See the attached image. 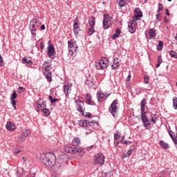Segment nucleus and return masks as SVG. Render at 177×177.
Wrapping results in <instances>:
<instances>
[{
    "mask_svg": "<svg viewBox=\"0 0 177 177\" xmlns=\"http://www.w3.org/2000/svg\"><path fill=\"white\" fill-rule=\"evenodd\" d=\"M40 160L42 164L49 168L54 167L56 164V156L53 153H42L40 156Z\"/></svg>",
    "mask_w": 177,
    "mask_h": 177,
    "instance_id": "f257e3e1",
    "label": "nucleus"
},
{
    "mask_svg": "<svg viewBox=\"0 0 177 177\" xmlns=\"http://www.w3.org/2000/svg\"><path fill=\"white\" fill-rule=\"evenodd\" d=\"M95 124H97V122L92 120H82L79 122L80 127H83L86 130L85 133L87 135H89V133H92V132H93L95 130V128L93 127Z\"/></svg>",
    "mask_w": 177,
    "mask_h": 177,
    "instance_id": "f03ea898",
    "label": "nucleus"
},
{
    "mask_svg": "<svg viewBox=\"0 0 177 177\" xmlns=\"http://www.w3.org/2000/svg\"><path fill=\"white\" fill-rule=\"evenodd\" d=\"M52 63V60L48 59L44 62L42 68L44 70V75L48 81V82H52V67H50V64Z\"/></svg>",
    "mask_w": 177,
    "mask_h": 177,
    "instance_id": "7ed1b4c3",
    "label": "nucleus"
},
{
    "mask_svg": "<svg viewBox=\"0 0 177 177\" xmlns=\"http://www.w3.org/2000/svg\"><path fill=\"white\" fill-rule=\"evenodd\" d=\"M39 26H41V21H39V19L35 18L31 19L29 24V30L32 37L37 36V31H38Z\"/></svg>",
    "mask_w": 177,
    "mask_h": 177,
    "instance_id": "20e7f679",
    "label": "nucleus"
},
{
    "mask_svg": "<svg viewBox=\"0 0 177 177\" xmlns=\"http://www.w3.org/2000/svg\"><path fill=\"white\" fill-rule=\"evenodd\" d=\"M109 66V59L106 57H102L99 62L95 63L97 70H106Z\"/></svg>",
    "mask_w": 177,
    "mask_h": 177,
    "instance_id": "39448f33",
    "label": "nucleus"
},
{
    "mask_svg": "<svg viewBox=\"0 0 177 177\" xmlns=\"http://www.w3.org/2000/svg\"><path fill=\"white\" fill-rule=\"evenodd\" d=\"M64 149L66 153H70L71 154H76L82 151V148H78V147H75V145L71 144L65 146Z\"/></svg>",
    "mask_w": 177,
    "mask_h": 177,
    "instance_id": "423d86ee",
    "label": "nucleus"
},
{
    "mask_svg": "<svg viewBox=\"0 0 177 177\" xmlns=\"http://www.w3.org/2000/svg\"><path fill=\"white\" fill-rule=\"evenodd\" d=\"M104 155L102 153H98L94 156L93 160L95 165L102 167L104 165Z\"/></svg>",
    "mask_w": 177,
    "mask_h": 177,
    "instance_id": "0eeeda50",
    "label": "nucleus"
},
{
    "mask_svg": "<svg viewBox=\"0 0 177 177\" xmlns=\"http://www.w3.org/2000/svg\"><path fill=\"white\" fill-rule=\"evenodd\" d=\"M68 50H69V54L71 56H77V50L78 49V46L77 45L74 46V42L73 41H68Z\"/></svg>",
    "mask_w": 177,
    "mask_h": 177,
    "instance_id": "6e6552de",
    "label": "nucleus"
},
{
    "mask_svg": "<svg viewBox=\"0 0 177 177\" xmlns=\"http://www.w3.org/2000/svg\"><path fill=\"white\" fill-rule=\"evenodd\" d=\"M110 113L112 114L113 117L115 118L117 114V110H118V101L115 100L109 109Z\"/></svg>",
    "mask_w": 177,
    "mask_h": 177,
    "instance_id": "1a4fd4ad",
    "label": "nucleus"
},
{
    "mask_svg": "<svg viewBox=\"0 0 177 177\" xmlns=\"http://www.w3.org/2000/svg\"><path fill=\"white\" fill-rule=\"evenodd\" d=\"M74 103L77 111H80V113H84V111H85V102L84 101L77 99L75 100Z\"/></svg>",
    "mask_w": 177,
    "mask_h": 177,
    "instance_id": "9d476101",
    "label": "nucleus"
},
{
    "mask_svg": "<svg viewBox=\"0 0 177 177\" xmlns=\"http://www.w3.org/2000/svg\"><path fill=\"white\" fill-rule=\"evenodd\" d=\"M141 119H142L144 127L146 129H150V128H151V123H150V120L149 119V118H147V115H146V113L141 114Z\"/></svg>",
    "mask_w": 177,
    "mask_h": 177,
    "instance_id": "9b49d317",
    "label": "nucleus"
},
{
    "mask_svg": "<svg viewBox=\"0 0 177 177\" xmlns=\"http://www.w3.org/2000/svg\"><path fill=\"white\" fill-rule=\"evenodd\" d=\"M102 24L104 30H107V28H110V26H111V18H110V15H104Z\"/></svg>",
    "mask_w": 177,
    "mask_h": 177,
    "instance_id": "f8f14e48",
    "label": "nucleus"
},
{
    "mask_svg": "<svg viewBox=\"0 0 177 177\" xmlns=\"http://www.w3.org/2000/svg\"><path fill=\"white\" fill-rule=\"evenodd\" d=\"M47 55L50 59H55L56 57V50H55V46L50 44L47 48Z\"/></svg>",
    "mask_w": 177,
    "mask_h": 177,
    "instance_id": "ddd939ff",
    "label": "nucleus"
},
{
    "mask_svg": "<svg viewBox=\"0 0 177 177\" xmlns=\"http://www.w3.org/2000/svg\"><path fill=\"white\" fill-rule=\"evenodd\" d=\"M129 31L131 34H134L136 31V21H130L128 24Z\"/></svg>",
    "mask_w": 177,
    "mask_h": 177,
    "instance_id": "4468645a",
    "label": "nucleus"
},
{
    "mask_svg": "<svg viewBox=\"0 0 177 177\" xmlns=\"http://www.w3.org/2000/svg\"><path fill=\"white\" fill-rule=\"evenodd\" d=\"M31 133L29 131V130H23L21 135L19 136V139L21 142L26 141V138L28 136H30Z\"/></svg>",
    "mask_w": 177,
    "mask_h": 177,
    "instance_id": "2eb2a0df",
    "label": "nucleus"
},
{
    "mask_svg": "<svg viewBox=\"0 0 177 177\" xmlns=\"http://www.w3.org/2000/svg\"><path fill=\"white\" fill-rule=\"evenodd\" d=\"M71 84H68L67 85L64 86V92L65 93L66 99H68V95L71 92Z\"/></svg>",
    "mask_w": 177,
    "mask_h": 177,
    "instance_id": "dca6fc26",
    "label": "nucleus"
},
{
    "mask_svg": "<svg viewBox=\"0 0 177 177\" xmlns=\"http://www.w3.org/2000/svg\"><path fill=\"white\" fill-rule=\"evenodd\" d=\"M85 100L87 104H90V106H95V101L92 100V95H91V94L86 95Z\"/></svg>",
    "mask_w": 177,
    "mask_h": 177,
    "instance_id": "f3484780",
    "label": "nucleus"
},
{
    "mask_svg": "<svg viewBox=\"0 0 177 177\" xmlns=\"http://www.w3.org/2000/svg\"><path fill=\"white\" fill-rule=\"evenodd\" d=\"M146 104H147V101L144 98L140 102L141 114H146V111H145L146 110Z\"/></svg>",
    "mask_w": 177,
    "mask_h": 177,
    "instance_id": "a211bd4d",
    "label": "nucleus"
},
{
    "mask_svg": "<svg viewBox=\"0 0 177 177\" xmlns=\"http://www.w3.org/2000/svg\"><path fill=\"white\" fill-rule=\"evenodd\" d=\"M171 176V171L168 169L163 170L161 173L158 174V177H170Z\"/></svg>",
    "mask_w": 177,
    "mask_h": 177,
    "instance_id": "6ab92c4d",
    "label": "nucleus"
},
{
    "mask_svg": "<svg viewBox=\"0 0 177 177\" xmlns=\"http://www.w3.org/2000/svg\"><path fill=\"white\" fill-rule=\"evenodd\" d=\"M136 19H140V17H143V14L142 12V10L139 8H136L135 9V15H134Z\"/></svg>",
    "mask_w": 177,
    "mask_h": 177,
    "instance_id": "aec40b11",
    "label": "nucleus"
},
{
    "mask_svg": "<svg viewBox=\"0 0 177 177\" xmlns=\"http://www.w3.org/2000/svg\"><path fill=\"white\" fill-rule=\"evenodd\" d=\"M112 70H118L120 67V62H118V58L113 59V64L111 65Z\"/></svg>",
    "mask_w": 177,
    "mask_h": 177,
    "instance_id": "412c9836",
    "label": "nucleus"
},
{
    "mask_svg": "<svg viewBox=\"0 0 177 177\" xmlns=\"http://www.w3.org/2000/svg\"><path fill=\"white\" fill-rule=\"evenodd\" d=\"M6 129L12 132V131H15V124L12 122H9L6 124Z\"/></svg>",
    "mask_w": 177,
    "mask_h": 177,
    "instance_id": "4be33fe9",
    "label": "nucleus"
},
{
    "mask_svg": "<svg viewBox=\"0 0 177 177\" xmlns=\"http://www.w3.org/2000/svg\"><path fill=\"white\" fill-rule=\"evenodd\" d=\"M149 35L150 38H156L157 37L156 30L154 28H151L149 30Z\"/></svg>",
    "mask_w": 177,
    "mask_h": 177,
    "instance_id": "5701e85b",
    "label": "nucleus"
},
{
    "mask_svg": "<svg viewBox=\"0 0 177 177\" xmlns=\"http://www.w3.org/2000/svg\"><path fill=\"white\" fill-rule=\"evenodd\" d=\"M80 30V26L78 25V22H75L73 24V31L75 32V35H78L80 33L78 31Z\"/></svg>",
    "mask_w": 177,
    "mask_h": 177,
    "instance_id": "b1692460",
    "label": "nucleus"
},
{
    "mask_svg": "<svg viewBox=\"0 0 177 177\" xmlns=\"http://www.w3.org/2000/svg\"><path fill=\"white\" fill-rule=\"evenodd\" d=\"M22 63L24 64H28L29 66H31V64H32V61H31V59L27 57H24L23 59H22Z\"/></svg>",
    "mask_w": 177,
    "mask_h": 177,
    "instance_id": "393cba45",
    "label": "nucleus"
},
{
    "mask_svg": "<svg viewBox=\"0 0 177 177\" xmlns=\"http://www.w3.org/2000/svg\"><path fill=\"white\" fill-rule=\"evenodd\" d=\"M120 34H121V30L120 28L115 29V34L112 35V39H117L120 37Z\"/></svg>",
    "mask_w": 177,
    "mask_h": 177,
    "instance_id": "a878e982",
    "label": "nucleus"
},
{
    "mask_svg": "<svg viewBox=\"0 0 177 177\" xmlns=\"http://www.w3.org/2000/svg\"><path fill=\"white\" fill-rule=\"evenodd\" d=\"M149 114H151V118L149 121H151V122H153V124H155L156 122H157V115L153 114L151 113V112H149Z\"/></svg>",
    "mask_w": 177,
    "mask_h": 177,
    "instance_id": "bb28decb",
    "label": "nucleus"
},
{
    "mask_svg": "<svg viewBox=\"0 0 177 177\" xmlns=\"http://www.w3.org/2000/svg\"><path fill=\"white\" fill-rule=\"evenodd\" d=\"M105 96L106 95L104 94L101 93L99 91L97 93V97L98 102H103V99H104Z\"/></svg>",
    "mask_w": 177,
    "mask_h": 177,
    "instance_id": "cd10ccee",
    "label": "nucleus"
},
{
    "mask_svg": "<svg viewBox=\"0 0 177 177\" xmlns=\"http://www.w3.org/2000/svg\"><path fill=\"white\" fill-rule=\"evenodd\" d=\"M78 145H81V140H80V138H74L73 140V145L75 146V147H77V146H78Z\"/></svg>",
    "mask_w": 177,
    "mask_h": 177,
    "instance_id": "c85d7f7f",
    "label": "nucleus"
},
{
    "mask_svg": "<svg viewBox=\"0 0 177 177\" xmlns=\"http://www.w3.org/2000/svg\"><path fill=\"white\" fill-rule=\"evenodd\" d=\"M160 145L161 146V147L166 149H168V148L169 147V145H168V143L164 142L163 140L160 141Z\"/></svg>",
    "mask_w": 177,
    "mask_h": 177,
    "instance_id": "c756f323",
    "label": "nucleus"
},
{
    "mask_svg": "<svg viewBox=\"0 0 177 177\" xmlns=\"http://www.w3.org/2000/svg\"><path fill=\"white\" fill-rule=\"evenodd\" d=\"M164 46V43L162 41H159L158 44L157 46V50H162V48Z\"/></svg>",
    "mask_w": 177,
    "mask_h": 177,
    "instance_id": "7c9ffc66",
    "label": "nucleus"
},
{
    "mask_svg": "<svg viewBox=\"0 0 177 177\" xmlns=\"http://www.w3.org/2000/svg\"><path fill=\"white\" fill-rule=\"evenodd\" d=\"M88 23L90 24V27H93V26H95V23H96V19H95V17L90 18Z\"/></svg>",
    "mask_w": 177,
    "mask_h": 177,
    "instance_id": "2f4dec72",
    "label": "nucleus"
},
{
    "mask_svg": "<svg viewBox=\"0 0 177 177\" xmlns=\"http://www.w3.org/2000/svg\"><path fill=\"white\" fill-rule=\"evenodd\" d=\"M94 32H95V28H93V26H91L88 28V30L87 31L88 35H93Z\"/></svg>",
    "mask_w": 177,
    "mask_h": 177,
    "instance_id": "473e14b6",
    "label": "nucleus"
},
{
    "mask_svg": "<svg viewBox=\"0 0 177 177\" xmlns=\"http://www.w3.org/2000/svg\"><path fill=\"white\" fill-rule=\"evenodd\" d=\"M41 111H43L44 115H46V117H48V115H49V114H50V111H49V109L44 108L43 109H41Z\"/></svg>",
    "mask_w": 177,
    "mask_h": 177,
    "instance_id": "72a5a7b5",
    "label": "nucleus"
},
{
    "mask_svg": "<svg viewBox=\"0 0 177 177\" xmlns=\"http://www.w3.org/2000/svg\"><path fill=\"white\" fill-rule=\"evenodd\" d=\"M173 107L175 109V110L177 109V97H173Z\"/></svg>",
    "mask_w": 177,
    "mask_h": 177,
    "instance_id": "f704fd0d",
    "label": "nucleus"
},
{
    "mask_svg": "<svg viewBox=\"0 0 177 177\" xmlns=\"http://www.w3.org/2000/svg\"><path fill=\"white\" fill-rule=\"evenodd\" d=\"M118 5L120 8H124V6H127V2H125L124 0H120Z\"/></svg>",
    "mask_w": 177,
    "mask_h": 177,
    "instance_id": "c9c22d12",
    "label": "nucleus"
},
{
    "mask_svg": "<svg viewBox=\"0 0 177 177\" xmlns=\"http://www.w3.org/2000/svg\"><path fill=\"white\" fill-rule=\"evenodd\" d=\"M144 84H147L149 82H150V79L149 78V76L145 75H144Z\"/></svg>",
    "mask_w": 177,
    "mask_h": 177,
    "instance_id": "e433bc0d",
    "label": "nucleus"
},
{
    "mask_svg": "<svg viewBox=\"0 0 177 177\" xmlns=\"http://www.w3.org/2000/svg\"><path fill=\"white\" fill-rule=\"evenodd\" d=\"M169 55L171 56V57H174V59H177V53L174 51V50H171L169 53Z\"/></svg>",
    "mask_w": 177,
    "mask_h": 177,
    "instance_id": "4c0bfd02",
    "label": "nucleus"
},
{
    "mask_svg": "<svg viewBox=\"0 0 177 177\" xmlns=\"http://www.w3.org/2000/svg\"><path fill=\"white\" fill-rule=\"evenodd\" d=\"M16 97H17V93H16V91H14L10 96V100H15V99H16Z\"/></svg>",
    "mask_w": 177,
    "mask_h": 177,
    "instance_id": "58836bf2",
    "label": "nucleus"
},
{
    "mask_svg": "<svg viewBox=\"0 0 177 177\" xmlns=\"http://www.w3.org/2000/svg\"><path fill=\"white\" fill-rule=\"evenodd\" d=\"M82 115L84 117H88V118H91L92 117V113H85L84 111L82 112Z\"/></svg>",
    "mask_w": 177,
    "mask_h": 177,
    "instance_id": "ea45409f",
    "label": "nucleus"
},
{
    "mask_svg": "<svg viewBox=\"0 0 177 177\" xmlns=\"http://www.w3.org/2000/svg\"><path fill=\"white\" fill-rule=\"evenodd\" d=\"M121 137L120 134L118 133V131L116 132L114 135V139L115 140H118Z\"/></svg>",
    "mask_w": 177,
    "mask_h": 177,
    "instance_id": "a19ab883",
    "label": "nucleus"
},
{
    "mask_svg": "<svg viewBox=\"0 0 177 177\" xmlns=\"http://www.w3.org/2000/svg\"><path fill=\"white\" fill-rule=\"evenodd\" d=\"M131 154V149H130V150L127 151V152L123 155V157L124 158H127V157H130Z\"/></svg>",
    "mask_w": 177,
    "mask_h": 177,
    "instance_id": "79ce46f5",
    "label": "nucleus"
},
{
    "mask_svg": "<svg viewBox=\"0 0 177 177\" xmlns=\"http://www.w3.org/2000/svg\"><path fill=\"white\" fill-rule=\"evenodd\" d=\"M66 165L64 163L58 165V169H64Z\"/></svg>",
    "mask_w": 177,
    "mask_h": 177,
    "instance_id": "37998d69",
    "label": "nucleus"
},
{
    "mask_svg": "<svg viewBox=\"0 0 177 177\" xmlns=\"http://www.w3.org/2000/svg\"><path fill=\"white\" fill-rule=\"evenodd\" d=\"M169 136H170V138H171V139H174V138H175V133H174V131H169Z\"/></svg>",
    "mask_w": 177,
    "mask_h": 177,
    "instance_id": "c03bdc74",
    "label": "nucleus"
},
{
    "mask_svg": "<svg viewBox=\"0 0 177 177\" xmlns=\"http://www.w3.org/2000/svg\"><path fill=\"white\" fill-rule=\"evenodd\" d=\"M158 63L160 64L162 63V57H161V55H159L158 57Z\"/></svg>",
    "mask_w": 177,
    "mask_h": 177,
    "instance_id": "a18cd8bd",
    "label": "nucleus"
},
{
    "mask_svg": "<svg viewBox=\"0 0 177 177\" xmlns=\"http://www.w3.org/2000/svg\"><path fill=\"white\" fill-rule=\"evenodd\" d=\"M131 78H132V75H131V73H129L126 79V81H127V82H129V81H131Z\"/></svg>",
    "mask_w": 177,
    "mask_h": 177,
    "instance_id": "49530a36",
    "label": "nucleus"
},
{
    "mask_svg": "<svg viewBox=\"0 0 177 177\" xmlns=\"http://www.w3.org/2000/svg\"><path fill=\"white\" fill-rule=\"evenodd\" d=\"M160 10H162V4L161 3H158V12H159Z\"/></svg>",
    "mask_w": 177,
    "mask_h": 177,
    "instance_id": "de8ad7c7",
    "label": "nucleus"
},
{
    "mask_svg": "<svg viewBox=\"0 0 177 177\" xmlns=\"http://www.w3.org/2000/svg\"><path fill=\"white\" fill-rule=\"evenodd\" d=\"M164 22H165L166 24H168V23H169V20H168V18H167V17H165V18H164Z\"/></svg>",
    "mask_w": 177,
    "mask_h": 177,
    "instance_id": "09e8293b",
    "label": "nucleus"
},
{
    "mask_svg": "<svg viewBox=\"0 0 177 177\" xmlns=\"http://www.w3.org/2000/svg\"><path fill=\"white\" fill-rule=\"evenodd\" d=\"M3 63V58H2V55L0 54V66H2V64Z\"/></svg>",
    "mask_w": 177,
    "mask_h": 177,
    "instance_id": "8fccbe9b",
    "label": "nucleus"
},
{
    "mask_svg": "<svg viewBox=\"0 0 177 177\" xmlns=\"http://www.w3.org/2000/svg\"><path fill=\"white\" fill-rule=\"evenodd\" d=\"M41 49H44L45 48V43L41 42L40 44Z\"/></svg>",
    "mask_w": 177,
    "mask_h": 177,
    "instance_id": "3c124183",
    "label": "nucleus"
},
{
    "mask_svg": "<svg viewBox=\"0 0 177 177\" xmlns=\"http://www.w3.org/2000/svg\"><path fill=\"white\" fill-rule=\"evenodd\" d=\"M120 143H122V145H127V141L125 140H121Z\"/></svg>",
    "mask_w": 177,
    "mask_h": 177,
    "instance_id": "603ef678",
    "label": "nucleus"
},
{
    "mask_svg": "<svg viewBox=\"0 0 177 177\" xmlns=\"http://www.w3.org/2000/svg\"><path fill=\"white\" fill-rule=\"evenodd\" d=\"M172 140H173V142H174V145H176V146H177V140H176V138H175V137H174V138H172Z\"/></svg>",
    "mask_w": 177,
    "mask_h": 177,
    "instance_id": "864d4df0",
    "label": "nucleus"
},
{
    "mask_svg": "<svg viewBox=\"0 0 177 177\" xmlns=\"http://www.w3.org/2000/svg\"><path fill=\"white\" fill-rule=\"evenodd\" d=\"M56 102H59V99H57V98H53L51 103H56Z\"/></svg>",
    "mask_w": 177,
    "mask_h": 177,
    "instance_id": "5fc2aeb1",
    "label": "nucleus"
},
{
    "mask_svg": "<svg viewBox=\"0 0 177 177\" xmlns=\"http://www.w3.org/2000/svg\"><path fill=\"white\" fill-rule=\"evenodd\" d=\"M11 101H12V106H16V100H11Z\"/></svg>",
    "mask_w": 177,
    "mask_h": 177,
    "instance_id": "6e6d98bb",
    "label": "nucleus"
},
{
    "mask_svg": "<svg viewBox=\"0 0 177 177\" xmlns=\"http://www.w3.org/2000/svg\"><path fill=\"white\" fill-rule=\"evenodd\" d=\"M41 106H42V107H46V101H43Z\"/></svg>",
    "mask_w": 177,
    "mask_h": 177,
    "instance_id": "4d7b16f0",
    "label": "nucleus"
},
{
    "mask_svg": "<svg viewBox=\"0 0 177 177\" xmlns=\"http://www.w3.org/2000/svg\"><path fill=\"white\" fill-rule=\"evenodd\" d=\"M40 30H45V25H41V26H40Z\"/></svg>",
    "mask_w": 177,
    "mask_h": 177,
    "instance_id": "13d9d810",
    "label": "nucleus"
},
{
    "mask_svg": "<svg viewBox=\"0 0 177 177\" xmlns=\"http://www.w3.org/2000/svg\"><path fill=\"white\" fill-rule=\"evenodd\" d=\"M39 100H41V98H39V100L36 102V104H37V106H39V104H41V102H39Z\"/></svg>",
    "mask_w": 177,
    "mask_h": 177,
    "instance_id": "bf43d9fd",
    "label": "nucleus"
},
{
    "mask_svg": "<svg viewBox=\"0 0 177 177\" xmlns=\"http://www.w3.org/2000/svg\"><path fill=\"white\" fill-rule=\"evenodd\" d=\"M48 97H49V100H50L52 103V102H53V97H52V95H50Z\"/></svg>",
    "mask_w": 177,
    "mask_h": 177,
    "instance_id": "052dcab7",
    "label": "nucleus"
},
{
    "mask_svg": "<svg viewBox=\"0 0 177 177\" xmlns=\"http://www.w3.org/2000/svg\"><path fill=\"white\" fill-rule=\"evenodd\" d=\"M166 15L170 16L169 11L168 10V9H166Z\"/></svg>",
    "mask_w": 177,
    "mask_h": 177,
    "instance_id": "680f3d73",
    "label": "nucleus"
},
{
    "mask_svg": "<svg viewBox=\"0 0 177 177\" xmlns=\"http://www.w3.org/2000/svg\"><path fill=\"white\" fill-rule=\"evenodd\" d=\"M93 145H91V146L87 147L86 149H87L88 151H89V150H91V149H93Z\"/></svg>",
    "mask_w": 177,
    "mask_h": 177,
    "instance_id": "e2e57ef3",
    "label": "nucleus"
},
{
    "mask_svg": "<svg viewBox=\"0 0 177 177\" xmlns=\"http://www.w3.org/2000/svg\"><path fill=\"white\" fill-rule=\"evenodd\" d=\"M159 17H161V15L160 14H158L156 15L157 20H160V19H158Z\"/></svg>",
    "mask_w": 177,
    "mask_h": 177,
    "instance_id": "0e129e2a",
    "label": "nucleus"
},
{
    "mask_svg": "<svg viewBox=\"0 0 177 177\" xmlns=\"http://www.w3.org/2000/svg\"><path fill=\"white\" fill-rule=\"evenodd\" d=\"M20 151H14V154L16 156V154H19Z\"/></svg>",
    "mask_w": 177,
    "mask_h": 177,
    "instance_id": "69168bd1",
    "label": "nucleus"
},
{
    "mask_svg": "<svg viewBox=\"0 0 177 177\" xmlns=\"http://www.w3.org/2000/svg\"><path fill=\"white\" fill-rule=\"evenodd\" d=\"M108 174L107 173H104V174H102V177H108Z\"/></svg>",
    "mask_w": 177,
    "mask_h": 177,
    "instance_id": "338daca9",
    "label": "nucleus"
},
{
    "mask_svg": "<svg viewBox=\"0 0 177 177\" xmlns=\"http://www.w3.org/2000/svg\"><path fill=\"white\" fill-rule=\"evenodd\" d=\"M127 145H132V141H127Z\"/></svg>",
    "mask_w": 177,
    "mask_h": 177,
    "instance_id": "774afa93",
    "label": "nucleus"
}]
</instances>
